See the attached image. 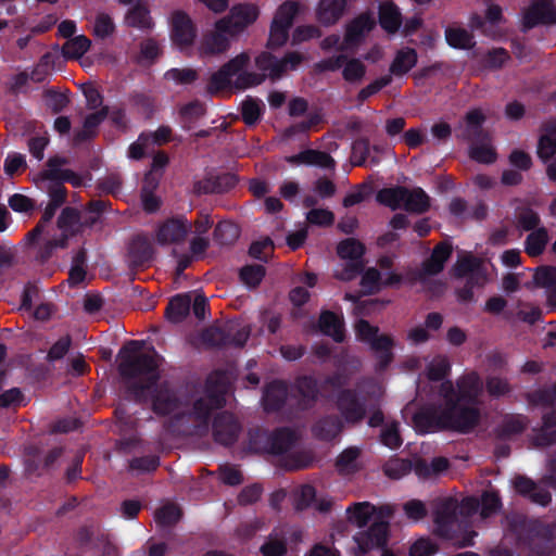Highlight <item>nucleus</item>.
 Here are the masks:
<instances>
[{"instance_id": "obj_1", "label": "nucleus", "mask_w": 556, "mask_h": 556, "mask_svg": "<svg viewBox=\"0 0 556 556\" xmlns=\"http://www.w3.org/2000/svg\"><path fill=\"white\" fill-rule=\"evenodd\" d=\"M142 345V341L130 340L119 351L118 372L126 397L141 405L151 403L157 416L170 415L180 408L181 400L168 382L159 383L162 356L154 348L150 353H140Z\"/></svg>"}, {"instance_id": "obj_2", "label": "nucleus", "mask_w": 556, "mask_h": 556, "mask_svg": "<svg viewBox=\"0 0 556 556\" xmlns=\"http://www.w3.org/2000/svg\"><path fill=\"white\" fill-rule=\"evenodd\" d=\"M299 438L289 427H279L273 431L256 430L250 432V443L255 447L279 456L278 466L287 471L307 469L313 466L315 457L309 451H291Z\"/></svg>"}, {"instance_id": "obj_3", "label": "nucleus", "mask_w": 556, "mask_h": 556, "mask_svg": "<svg viewBox=\"0 0 556 556\" xmlns=\"http://www.w3.org/2000/svg\"><path fill=\"white\" fill-rule=\"evenodd\" d=\"M229 378L225 370L212 371L204 386V395L197 399L192 405V416L205 430L208 429L213 410L226 405V395L229 390Z\"/></svg>"}, {"instance_id": "obj_4", "label": "nucleus", "mask_w": 556, "mask_h": 556, "mask_svg": "<svg viewBox=\"0 0 556 556\" xmlns=\"http://www.w3.org/2000/svg\"><path fill=\"white\" fill-rule=\"evenodd\" d=\"M355 333L359 341L368 343L377 353V370H386L393 362L392 349L394 340L389 334H379V328L366 319H359L355 325Z\"/></svg>"}, {"instance_id": "obj_5", "label": "nucleus", "mask_w": 556, "mask_h": 556, "mask_svg": "<svg viewBox=\"0 0 556 556\" xmlns=\"http://www.w3.org/2000/svg\"><path fill=\"white\" fill-rule=\"evenodd\" d=\"M336 407L340 418L349 426L361 424L367 415V401L357 389L346 388L338 392Z\"/></svg>"}, {"instance_id": "obj_6", "label": "nucleus", "mask_w": 556, "mask_h": 556, "mask_svg": "<svg viewBox=\"0 0 556 556\" xmlns=\"http://www.w3.org/2000/svg\"><path fill=\"white\" fill-rule=\"evenodd\" d=\"M444 417L446 420L445 427L448 430L469 433L479 425L481 413L479 405L456 402L454 405L445 408Z\"/></svg>"}, {"instance_id": "obj_7", "label": "nucleus", "mask_w": 556, "mask_h": 556, "mask_svg": "<svg viewBox=\"0 0 556 556\" xmlns=\"http://www.w3.org/2000/svg\"><path fill=\"white\" fill-rule=\"evenodd\" d=\"M556 24V5L554 0H532L522 13V31L536 26Z\"/></svg>"}, {"instance_id": "obj_8", "label": "nucleus", "mask_w": 556, "mask_h": 556, "mask_svg": "<svg viewBox=\"0 0 556 556\" xmlns=\"http://www.w3.org/2000/svg\"><path fill=\"white\" fill-rule=\"evenodd\" d=\"M258 16V9L254 4H238L231 8L228 16L219 20L216 26L226 30L228 35H237L254 23Z\"/></svg>"}, {"instance_id": "obj_9", "label": "nucleus", "mask_w": 556, "mask_h": 556, "mask_svg": "<svg viewBox=\"0 0 556 556\" xmlns=\"http://www.w3.org/2000/svg\"><path fill=\"white\" fill-rule=\"evenodd\" d=\"M250 55L242 52L225 63L217 72L213 73L207 84V92L216 94L230 87L231 78L248 66Z\"/></svg>"}, {"instance_id": "obj_10", "label": "nucleus", "mask_w": 556, "mask_h": 556, "mask_svg": "<svg viewBox=\"0 0 556 556\" xmlns=\"http://www.w3.org/2000/svg\"><path fill=\"white\" fill-rule=\"evenodd\" d=\"M291 392L295 393L296 410L305 412L316 405L320 395V386L314 376L302 375L294 379L291 386Z\"/></svg>"}, {"instance_id": "obj_11", "label": "nucleus", "mask_w": 556, "mask_h": 556, "mask_svg": "<svg viewBox=\"0 0 556 556\" xmlns=\"http://www.w3.org/2000/svg\"><path fill=\"white\" fill-rule=\"evenodd\" d=\"M238 184L237 175L232 173L206 174L202 179L194 180L192 193L201 197L206 194H222L233 189Z\"/></svg>"}, {"instance_id": "obj_12", "label": "nucleus", "mask_w": 556, "mask_h": 556, "mask_svg": "<svg viewBox=\"0 0 556 556\" xmlns=\"http://www.w3.org/2000/svg\"><path fill=\"white\" fill-rule=\"evenodd\" d=\"M241 425L238 419L228 412L217 414L212 424L214 441L224 446L233 445L241 432Z\"/></svg>"}, {"instance_id": "obj_13", "label": "nucleus", "mask_w": 556, "mask_h": 556, "mask_svg": "<svg viewBox=\"0 0 556 556\" xmlns=\"http://www.w3.org/2000/svg\"><path fill=\"white\" fill-rule=\"evenodd\" d=\"M445 408L439 409L435 406H426L413 415V425L417 432L429 433L441 430H448L445 420Z\"/></svg>"}, {"instance_id": "obj_14", "label": "nucleus", "mask_w": 556, "mask_h": 556, "mask_svg": "<svg viewBox=\"0 0 556 556\" xmlns=\"http://www.w3.org/2000/svg\"><path fill=\"white\" fill-rule=\"evenodd\" d=\"M291 389L281 379H274L265 384L262 394V405L266 413L280 412L289 397Z\"/></svg>"}, {"instance_id": "obj_15", "label": "nucleus", "mask_w": 556, "mask_h": 556, "mask_svg": "<svg viewBox=\"0 0 556 556\" xmlns=\"http://www.w3.org/2000/svg\"><path fill=\"white\" fill-rule=\"evenodd\" d=\"M457 402L480 405L483 392V381L475 370L465 372L456 380Z\"/></svg>"}, {"instance_id": "obj_16", "label": "nucleus", "mask_w": 556, "mask_h": 556, "mask_svg": "<svg viewBox=\"0 0 556 556\" xmlns=\"http://www.w3.org/2000/svg\"><path fill=\"white\" fill-rule=\"evenodd\" d=\"M197 37V29L189 15L177 11L172 17V40L180 49L193 45Z\"/></svg>"}, {"instance_id": "obj_17", "label": "nucleus", "mask_w": 556, "mask_h": 556, "mask_svg": "<svg viewBox=\"0 0 556 556\" xmlns=\"http://www.w3.org/2000/svg\"><path fill=\"white\" fill-rule=\"evenodd\" d=\"M68 159L60 155H54L48 159L47 169L40 173L42 180H61L68 182L73 187H80L83 184L81 177L72 169H62L61 166L67 165Z\"/></svg>"}, {"instance_id": "obj_18", "label": "nucleus", "mask_w": 556, "mask_h": 556, "mask_svg": "<svg viewBox=\"0 0 556 556\" xmlns=\"http://www.w3.org/2000/svg\"><path fill=\"white\" fill-rule=\"evenodd\" d=\"M190 230V224L184 217H173L160 225L156 241L160 245L180 243L185 241Z\"/></svg>"}, {"instance_id": "obj_19", "label": "nucleus", "mask_w": 556, "mask_h": 556, "mask_svg": "<svg viewBox=\"0 0 556 556\" xmlns=\"http://www.w3.org/2000/svg\"><path fill=\"white\" fill-rule=\"evenodd\" d=\"M375 26L376 21L369 12L361 13L346 25L344 43L348 47L358 46Z\"/></svg>"}, {"instance_id": "obj_20", "label": "nucleus", "mask_w": 556, "mask_h": 556, "mask_svg": "<svg viewBox=\"0 0 556 556\" xmlns=\"http://www.w3.org/2000/svg\"><path fill=\"white\" fill-rule=\"evenodd\" d=\"M485 116L479 109H473L465 115V127L457 137L462 140L478 143L486 139L483 130Z\"/></svg>"}, {"instance_id": "obj_21", "label": "nucleus", "mask_w": 556, "mask_h": 556, "mask_svg": "<svg viewBox=\"0 0 556 556\" xmlns=\"http://www.w3.org/2000/svg\"><path fill=\"white\" fill-rule=\"evenodd\" d=\"M533 431L532 443L534 446L548 447L556 444V409L544 412L541 427Z\"/></svg>"}, {"instance_id": "obj_22", "label": "nucleus", "mask_w": 556, "mask_h": 556, "mask_svg": "<svg viewBox=\"0 0 556 556\" xmlns=\"http://www.w3.org/2000/svg\"><path fill=\"white\" fill-rule=\"evenodd\" d=\"M346 7L348 0H319L316 18L324 26H332L342 18Z\"/></svg>"}, {"instance_id": "obj_23", "label": "nucleus", "mask_w": 556, "mask_h": 556, "mask_svg": "<svg viewBox=\"0 0 556 556\" xmlns=\"http://www.w3.org/2000/svg\"><path fill=\"white\" fill-rule=\"evenodd\" d=\"M344 421L337 415H326L312 426V434L319 441L330 442L343 430Z\"/></svg>"}, {"instance_id": "obj_24", "label": "nucleus", "mask_w": 556, "mask_h": 556, "mask_svg": "<svg viewBox=\"0 0 556 556\" xmlns=\"http://www.w3.org/2000/svg\"><path fill=\"white\" fill-rule=\"evenodd\" d=\"M378 22L388 34H395L402 26L403 16L399 7L391 0L382 1L378 8Z\"/></svg>"}, {"instance_id": "obj_25", "label": "nucleus", "mask_w": 556, "mask_h": 556, "mask_svg": "<svg viewBox=\"0 0 556 556\" xmlns=\"http://www.w3.org/2000/svg\"><path fill=\"white\" fill-rule=\"evenodd\" d=\"M389 522L384 520L374 521L366 531L361 533L358 544L363 548L384 547L388 542Z\"/></svg>"}, {"instance_id": "obj_26", "label": "nucleus", "mask_w": 556, "mask_h": 556, "mask_svg": "<svg viewBox=\"0 0 556 556\" xmlns=\"http://www.w3.org/2000/svg\"><path fill=\"white\" fill-rule=\"evenodd\" d=\"M453 253V247L447 241L439 242L430 256L422 263V271L428 276H435L444 269L446 261Z\"/></svg>"}, {"instance_id": "obj_27", "label": "nucleus", "mask_w": 556, "mask_h": 556, "mask_svg": "<svg viewBox=\"0 0 556 556\" xmlns=\"http://www.w3.org/2000/svg\"><path fill=\"white\" fill-rule=\"evenodd\" d=\"M109 116V106H102L99 111L88 114L83 123V127L74 132V143L80 144L98 135V128Z\"/></svg>"}, {"instance_id": "obj_28", "label": "nucleus", "mask_w": 556, "mask_h": 556, "mask_svg": "<svg viewBox=\"0 0 556 556\" xmlns=\"http://www.w3.org/2000/svg\"><path fill=\"white\" fill-rule=\"evenodd\" d=\"M362 450L358 446L344 448L334 460V468L342 477L353 476L362 469Z\"/></svg>"}, {"instance_id": "obj_29", "label": "nucleus", "mask_w": 556, "mask_h": 556, "mask_svg": "<svg viewBox=\"0 0 556 556\" xmlns=\"http://www.w3.org/2000/svg\"><path fill=\"white\" fill-rule=\"evenodd\" d=\"M458 504L454 498H445L435 508L434 523L441 534L447 533L457 521Z\"/></svg>"}, {"instance_id": "obj_30", "label": "nucleus", "mask_w": 556, "mask_h": 556, "mask_svg": "<svg viewBox=\"0 0 556 556\" xmlns=\"http://www.w3.org/2000/svg\"><path fill=\"white\" fill-rule=\"evenodd\" d=\"M154 250L148 238L136 236L129 243L128 255L132 267H142L153 258Z\"/></svg>"}, {"instance_id": "obj_31", "label": "nucleus", "mask_w": 556, "mask_h": 556, "mask_svg": "<svg viewBox=\"0 0 556 556\" xmlns=\"http://www.w3.org/2000/svg\"><path fill=\"white\" fill-rule=\"evenodd\" d=\"M318 327L321 333L331 337L337 343H342L345 340L343 319L331 311H321Z\"/></svg>"}, {"instance_id": "obj_32", "label": "nucleus", "mask_w": 556, "mask_h": 556, "mask_svg": "<svg viewBox=\"0 0 556 556\" xmlns=\"http://www.w3.org/2000/svg\"><path fill=\"white\" fill-rule=\"evenodd\" d=\"M291 164L317 165L323 168L332 169L336 162L332 156L324 151L307 149L288 157Z\"/></svg>"}, {"instance_id": "obj_33", "label": "nucleus", "mask_w": 556, "mask_h": 556, "mask_svg": "<svg viewBox=\"0 0 556 556\" xmlns=\"http://www.w3.org/2000/svg\"><path fill=\"white\" fill-rule=\"evenodd\" d=\"M192 296L190 293H180L174 295L165 309L166 318L174 324L182 323L191 309Z\"/></svg>"}, {"instance_id": "obj_34", "label": "nucleus", "mask_w": 556, "mask_h": 556, "mask_svg": "<svg viewBox=\"0 0 556 556\" xmlns=\"http://www.w3.org/2000/svg\"><path fill=\"white\" fill-rule=\"evenodd\" d=\"M417 61L418 54L414 48H402L397 50L392 63L390 64L389 75L403 76L416 66Z\"/></svg>"}, {"instance_id": "obj_35", "label": "nucleus", "mask_w": 556, "mask_h": 556, "mask_svg": "<svg viewBox=\"0 0 556 556\" xmlns=\"http://www.w3.org/2000/svg\"><path fill=\"white\" fill-rule=\"evenodd\" d=\"M430 197L420 187L408 189L404 194L403 210L409 213L424 214L430 208Z\"/></svg>"}, {"instance_id": "obj_36", "label": "nucleus", "mask_w": 556, "mask_h": 556, "mask_svg": "<svg viewBox=\"0 0 556 556\" xmlns=\"http://www.w3.org/2000/svg\"><path fill=\"white\" fill-rule=\"evenodd\" d=\"M125 23L129 27L141 30L150 29L152 21L146 3L137 1L126 13Z\"/></svg>"}, {"instance_id": "obj_37", "label": "nucleus", "mask_w": 556, "mask_h": 556, "mask_svg": "<svg viewBox=\"0 0 556 556\" xmlns=\"http://www.w3.org/2000/svg\"><path fill=\"white\" fill-rule=\"evenodd\" d=\"M444 36L446 43L454 49L470 50L476 46L472 34L463 27L448 26Z\"/></svg>"}, {"instance_id": "obj_38", "label": "nucleus", "mask_w": 556, "mask_h": 556, "mask_svg": "<svg viewBox=\"0 0 556 556\" xmlns=\"http://www.w3.org/2000/svg\"><path fill=\"white\" fill-rule=\"evenodd\" d=\"M226 30L216 27L215 31L204 35L201 42V51L207 55L224 53L229 48V40Z\"/></svg>"}, {"instance_id": "obj_39", "label": "nucleus", "mask_w": 556, "mask_h": 556, "mask_svg": "<svg viewBox=\"0 0 556 556\" xmlns=\"http://www.w3.org/2000/svg\"><path fill=\"white\" fill-rule=\"evenodd\" d=\"M206 114V106L200 100H192L179 109L182 128L190 130L192 126Z\"/></svg>"}, {"instance_id": "obj_40", "label": "nucleus", "mask_w": 556, "mask_h": 556, "mask_svg": "<svg viewBox=\"0 0 556 556\" xmlns=\"http://www.w3.org/2000/svg\"><path fill=\"white\" fill-rule=\"evenodd\" d=\"M240 112L244 124L254 126L261 121L265 112V105L261 99L249 96L242 101Z\"/></svg>"}, {"instance_id": "obj_41", "label": "nucleus", "mask_w": 556, "mask_h": 556, "mask_svg": "<svg viewBox=\"0 0 556 556\" xmlns=\"http://www.w3.org/2000/svg\"><path fill=\"white\" fill-rule=\"evenodd\" d=\"M529 422V418L525 415H507L498 427V437L508 439L513 435L520 434L527 429Z\"/></svg>"}, {"instance_id": "obj_42", "label": "nucleus", "mask_w": 556, "mask_h": 556, "mask_svg": "<svg viewBox=\"0 0 556 556\" xmlns=\"http://www.w3.org/2000/svg\"><path fill=\"white\" fill-rule=\"evenodd\" d=\"M405 193L406 187L404 186L382 188L377 192L376 200L381 205H384L392 211H396L399 208H403Z\"/></svg>"}, {"instance_id": "obj_43", "label": "nucleus", "mask_w": 556, "mask_h": 556, "mask_svg": "<svg viewBox=\"0 0 556 556\" xmlns=\"http://www.w3.org/2000/svg\"><path fill=\"white\" fill-rule=\"evenodd\" d=\"M255 66L271 80L283 75V64L270 52H262L255 58Z\"/></svg>"}, {"instance_id": "obj_44", "label": "nucleus", "mask_w": 556, "mask_h": 556, "mask_svg": "<svg viewBox=\"0 0 556 556\" xmlns=\"http://www.w3.org/2000/svg\"><path fill=\"white\" fill-rule=\"evenodd\" d=\"M58 228L61 231H67L70 235H78L81 231L80 212L72 206L62 210L56 220Z\"/></svg>"}, {"instance_id": "obj_45", "label": "nucleus", "mask_w": 556, "mask_h": 556, "mask_svg": "<svg viewBox=\"0 0 556 556\" xmlns=\"http://www.w3.org/2000/svg\"><path fill=\"white\" fill-rule=\"evenodd\" d=\"M548 242V231L545 227H540L531 231L525 240V252L531 257L540 256Z\"/></svg>"}, {"instance_id": "obj_46", "label": "nucleus", "mask_w": 556, "mask_h": 556, "mask_svg": "<svg viewBox=\"0 0 556 556\" xmlns=\"http://www.w3.org/2000/svg\"><path fill=\"white\" fill-rule=\"evenodd\" d=\"M240 236V228L232 222H219L214 231H213V240L216 244L231 245L233 244Z\"/></svg>"}, {"instance_id": "obj_47", "label": "nucleus", "mask_w": 556, "mask_h": 556, "mask_svg": "<svg viewBox=\"0 0 556 556\" xmlns=\"http://www.w3.org/2000/svg\"><path fill=\"white\" fill-rule=\"evenodd\" d=\"M527 401L532 406H542L547 410L555 409L556 405V382L547 388H542L529 392Z\"/></svg>"}, {"instance_id": "obj_48", "label": "nucleus", "mask_w": 556, "mask_h": 556, "mask_svg": "<svg viewBox=\"0 0 556 556\" xmlns=\"http://www.w3.org/2000/svg\"><path fill=\"white\" fill-rule=\"evenodd\" d=\"M228 326H210L201 333L202 342L211 348H224L229 344Z\"/></svg>"}, {"instance_id": "obj_49", "label": "nucleus", "mask_w": 556, "mask_h": 556, "mask_svg": "<svg viewBox=\"0 0 556 556\" xmlns=\"http://www.w3.org/2000/svg\"><path fill=\"white\" fill-rule=\"evenodd\" d=\"M365 252V245L355 238L344 239L337 247L338 256L346 261H363Z\"/></svg>"}, {"instance_id": "obj_50", "label": "nucleus", "mask_w": 556, "mask_h": 556, "mask_svg": "<svg viewBox=\"0 0 556 556\" xmlns=\"http://www.w3.org/2000/svg\"><path fill=\"white\" fill-rule=\"evenodd\" d=\"M375 511V506L368 502L354 503L346 509L350 521L354 522L359 528L368 526Z\"/></svg>"}, {"instance_id": "obj_51", "label": "nucleus", "mask_w": 556, "mask_h": 556, "mask_svg": "<svg viewBox=\"0 0 556 556\" xmlns=\"http://www.w3.org/2000/svg\"><path fill=\"white\" fill-rule=\"evenodd\" d=\"M383 473L393 480H399L413 470L408 458L391 457L382 467Z\"/></svg>"}, {"instance_id": "obj_52", "label": "nucleus", "mask_w": 556, "mask_h": 556, "mask_svg": "<svg viewBox=\"0 0 556 556\" xmlns=\"http://www.w3.org/2000/svg\"><path fill=\"white\" fill-rule=\"evenodd\" d=\"M379 441L390 450L400 448L403 444V439L400 432V422L396 420L387 422L380 431Z\"/></svg>"}, {"instance_id": "obj_53", "label": "nucleus", "mask_w": 556, "mask_h": 556, "mask_svg": "<svg viewBox=\"0 0 556 556\" xmlns=\"http://www.w3.org/2000/svg\"><path fill=\"white\" fill-rule=\"evenodd\" d=\"M91 41L85 35H79L68 39L62 48L63 54L66 59H79L90 48Z\"/></svg>"}, {"instance_id": "obj_54", "label": "nucleus", "mask_w": 556, "mask_h": 556, "mask_svg": "<svg viewBox=\"0 0 556 556\" xmlns=\"http://www.w3.org/2000/svg\"><path fill=\"white\" fill-rule=\"evenodd\" d=\"M533 283L545 292L556 286V266L541 265L534 269Z\"/></svg>"}, {"instance_id": "obj_55", "label": "nucleus", "mask_w": 556, "mask_h": 556, "mask_svg": "<svg viewBox=\"0 0 556 556\" xmlns=\"http://www.w3.org/2000/svg\"><path fill=\"white\" fill-rule=\"evenodd\" d=\"M451 372V363L446 356H435L427 366V377L430 381H442Z\"/></svg>"}, {"instance_id": "obj_56", "label": "nucleus", "mask_w": 556, "mask_h": 556, "mask_svg": "<svg viewBox=\"0 0 556 556\" xmlns=\"http://www.w3.org/2000/svg\"><path fill=\"white\" fill-rule=\"evenodd\" d=\"M181 509L175 504H165L155 511V521L162 527L175 526L181 518Z\"/></svg>"}, {"instance_id": "obj_57", "label": "nucleus", "mask_w": 556, "mask_h": 556, "mask_svg": "<svg viewBox=\"0 0 556 556\" xmlns=\"http://www.w3.org/2000/svg\"><path fill=\"white\" fill-rule=\"evenodd\" d=\"M366 75V65L359 59H346L344 63L342 77L350 84H357L363 80Z\"/></svg>"}, {"instance_id": "obj_58", "label": "nucleus", "mask_w": 556, "mask_h": 556, "mask_svg": "<svg viewBox=\"0 0 556 556\" xmlns=\"http://www.w3.org/2000/svg\"><path fill=\"white\" fill-rule=\"evenodd\" d=\"M485 390L491 397L500 399L511 393L513 387L506 378L488 376L485 378Z\"/></svg>"}, {"instance_id": "obj_59", "label": "nucleus", "mask_w": 556, "mask_h": 556, "mask_svg": "<svg viewBox=\"0 0 556 556\" xmlns=\"http://www.w3.org/2000/svg\"><path fill=\"white\" fill-rule=\"evenodd\" d=\"M299 13V4L294 1H285L277 9L273 23L291 28L294 17Z\"/></svg>"}, {"instance_id": "obj_60", "label": "nucleus", "mask_w": 556, "mask_h": 556, "mask_svg": "<svg viewBox=\"0 0 556 556\" xmlns=\"http://www.w3.org/2000/svg\"><path fill=\"white\" fill-rule=\"evenodd\" d=\"M266 274L265 267L260 264L245 265L239 271L241 281L250 288H256Z\"/></svg>"}, {"instance_id": "obj_61", "label": "nucleus", "mask_w": 556, "mask_h": 556, "mask_svg": "<svg viewBox=\"0 0 556 556\" xmlns=\"http://www.w3.org/2000/svg\"><path fill=\"white\" fill-rule=\"evenodd\" d=\"M320 122L321 115L319 113H311L305 121H301L287 127L283 130V137L290 139L299 134H306Z\"/></svg>"}, {"instance_id": "obj_62", "label": "nucleus", "mask_w": 556, "mask_h": 556, "mask_svg": "<svg viewBox=\"0 0 556 556\" xmlns=\"http://www.w3.org/2000/svg\"><path fill=\"white\" fill-rule=\"evenodd\" d=\"M518 227L525 231H534L541 224L540 215L531 207H521L517 213Z\"/></svg>"}, {"instance_id": "obj_63", "label": "nucleus", "mask_w": 556, "mask_h": 556, "mask_svg": "<svg viewBox=\"0 0 556 556\" xmlns=\"http://www.w3.org/2000/svg\"><path fill=\"white\" fill-rule=\"evenodd\" d=\"M362 274L361 286L366 294H374L381 290V273L377 268L369 267Z\"/></svg>"}, {"instance_id": "obj_64", "label": "nucleus", "mask_w": 556, "mask_h": 556, "mask_svg": "<svg viewBox=\"0 0 556 556\" xmlns=\"http://www.w3.org/2000/svg\"><path fill=\"white\" fill-rule=\"evenodd\" d=\"M115 31V24L108 13H99L93 24V36L106 39Z\"/></svg>"}]
</instances>
